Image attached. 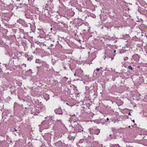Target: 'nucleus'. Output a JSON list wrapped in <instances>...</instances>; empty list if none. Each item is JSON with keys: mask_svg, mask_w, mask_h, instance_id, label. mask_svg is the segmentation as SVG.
I'll use <instances>...</instances> for the list:
<instances>
[{"mask_svg": "<svg viewBox=\"0 0 147 147\" xmlns=\"http://www.w3.org/2000/svg\"><path fill=\"white\" fill-rule=\"evenodd\" d=\"M89 130L90 134H93L97 135H98L100 132V130L98 129H94L92 128H90Z\"/></svg>", "mask_w": 147, "mask_h": 147, "instance_id": "nucleus-1", "label": "nucleus"}, {"mask_svg": "<svg viewBox=\"0 0 147 147\" xmlns=\"http://www.w3.org/2000/svg\"><path fill=\"white\" fill-rule=\"evenodd\" d=\"M54 112L56 114L62 115L63 114L62 110L60 107L55 109Z\"/></svg>", "mask_w": 147, "mask_h": 147, "instance_id": "nucleus-2", "label": "nucleus"}, {"mask_svg": "<svg viewBox=\"0 0 147 147\" xmlns=\"http://www.w3.org/2000/svg\"><path fill=\"white\" fill-rule=\"evenodd\" d=\"M39 108L36 107L34 109H33L31 110V111L32 113V114L34 113V114H37L38 113H39L40 112V110H39Z\"/></svg>", "mask_w": 147, "mask_h": 147, "instance_id": "nucleus-3", "label": "nucleus"}, {"mask_svg": "<svg viewBox=\"0 0 147 147\" xmlns=\"http://www.w3.org/2000/svg\"><path fill=\"white\" fill-rule=\"evenodd\" d=\"M132 58L135 60L136 61H138L139 60L140 57L137 54H134L132 56Z\"/></svg>", "mask_w": 147, "mask_h": 147, "instance_id": "nucleus-4", "label": "nucleus"}, {"mask_svg": "<svg viewBox=\"0 0 147 147\" xmlns=\"http://www.w3.org/2000/svg\"><path fill=\"white\" fill-rule=\"evenodd\" d=\"M78 126L76 128V130L79 132H81L82 131H83V128L81 125L78 124Z\"/></svg>", "mask_w": 147, "mask_h": 147, "instance_id": "nucleus-5", "label": "nucleus"}, {"mask_svg": "<svg viewBox=\"0 0 147 147\" xmlns=\"http://www.w3.org/2000/svg\"><path fill=\"white\" fill-rule=\"evenodd\" d=\"M14 131H12L13 134H14L16 136L20 135V134L19 131H18L15 128H14Z\"/></svg>", "mask_w": 147, "mask_h": 147, "instance_id": "nucleus-6", "label": "nucleus"}, {"mask_svg": "<svg viewBox=\"0 0 147 147\" xmlns=\"http://www.w3.org/2000/svg\"><path fill=\"white\" fill-rule=\"evenodd\" d=\"M42 65L44 67H45L47 68V71H49V70H50V69H49V66L48 64H47V63H43L42 64Z\"/></svg>", "mask_w": 147, "mask_h": 147, "instance_id": "nucleus-7", "label": "nucleus"}, {"mask_svg": "<svg viewBox=\"0 0 147 147\" xmlns=\"http://www.w3.org/2000/svg\"><path fill=\"white\" fill-rule=\"evenodd\" d=\"M49 135L47 133H46L45 134L43 135H42L43 138L45 139H47V137L48 136H49Z\"/></svg>", "mask_w": 147, "mask_h": 147, "instance_id": "nucleus-8", "label": "nucleus"}, {"mask_svg": "<svg viewBox=\"0 0 147 147\" xmlns=\"http://www.w3.org/2000/svg\"><path fill=\"white\" fill-rule=\"evenodd\" d=\"M68 139L69 140H74L75 138V136H72L71 135H69L68 137Z\"/></svg>", "mask_w": 147, "mask_h": 147, "instance_id": "nucleus-9", "label": "nucleus"}, {"mask_svg": "<svg viewBox=\"0 0 147 147\" xmlns=\"http://www.w3.org/2000/svg\"><path fill=\"white\" fill-rule=\"evenodd\" d=\"M109 136L111 138V139H113V138L114 139L116 138V136H115V135H112V134H110L109 135Z\"/></svg>", "mask_w": 147, "mask_h": 147, "instance_id": "nucleus-10", "label": "nucleus"}, {"mask_svg": "<svg viewBox=\"0 0 147 147\" xmlns=\"http://www.w3.org/2000/svg\"><path fill=\"white\" fill-rule=\"evenodd\" d=\"M92 56L93 57V58H94V59L96 57V53L95 52H94L92 53Z\"/></svg>", "mask_w": 147, "mask_h": 147, "instance_id": "nucleus-11", "label": "nucleus"}, {"mask_svg": "<svg viewBox=\"0 0 147 147\" xmlns=\"http://www.w3.org/2000/svg\"><path fill=\"white\" fill-rule=\"evenodd\" d=\"M127 68L129 70L132 71L133 70V68L130 65H128Z\"/></svg>", "mask_w": 147, "mask_h": 147, "instance_id": "nucleus-12", "label": "nucleus"}, {"mask_svg": "<svg viewBox=\"0 0 147 147\" xmlns=\"http://www.w3.org/2000/svg\"><path fill=\"white\" fill-rule=\"evenodd\" d=\"M44 11L47 12V13H45V15L46 16H49V12H48V9L45 10Z\"/></svg>", "mask_w": 147, "mask_h": 147, "instance_id": "nucleus-13", "label": "nucleus"}, {"mask_svg": "<svg viewBox=\"0 0 147 147\" xmlns=\"http://www.w3.org/2000/svg\"><path fill=\"white\" fill-rule=\"evenodd\" d=\"M33 58V57L32 56H30V57H28V60L30 61L31 60H32Z\"/></svg>", "mask_w": 147, "mask_h": 147, "instance_id": "nucleus-14", "label": "nucleus"}, {"mask_svg": "<svg viewBox=\"0 0 147 147\" xmlns=\"http://www.w3.org/2000/svg\"><path fill=\"white\" fill-rule=\"evenodd\" d=\"M56 45V44L53 43V44H51V47L53 49L54 47H55Z\"/></svg>", "mask_w": 147, "mask_h": 147, "instance_id": "nucleus-15", "label": "nucleus"}, {"mask_svg": "<svg viewBox=\"0 0 147 147\" xmlns=\"http://www.w3.org/2000/svg\"><path fill=\"white\" fill-rule=\"evenodd\" d=\"M113 145L114 147H121V146H120L118 144H113Z\"/></svg>", "mask_w": 147, "mask_h": 147, "instance_id": "nucleus-16", "label": "nucleus"}, {"mask_svg": "<svg viewBox=\"0 0 147 147\" xmlns=\"http://www.w3.org/2000/svg\"><path fill=\"white\" fill-rule=\"evenodd\" d=\"M40 61L39 59H36V63H40Z\"/></svg>", "mask_w": 147, "mask_h": 147, "instance_id": "nucleus-17", "label": "nucleus"}, {"mask_svg": "<svg viewBox=\"0 0 147 147\" xmlns=\"http://www.w3.org/2000/svg\"><path fill=\"white\" fill-rule=\"evenodd\" d=\"M96 70H95L94 71V72L93 73L94 75L95 76L97 75V73H96Z\"/></svg>", "mask_w": 147, "mask_h": 147, "instance_id": "nucleus-18", "label": "nucleus"}, {"mask_svg": "<svg viewBox=\"0 0 147 147\" xmlns=\"http://www.w3.org/2000/svg\"><path fill=\"white\" fill-rule=\"evenodd\" d=\"M70 135H71L72 136H74L75 137V134L74 133H71L70 134Z\"/></svg>", "mask_w": 147, "mask_h": 147, "instance_id": "nucleus-19", "label": "nucleus"}, {"mask_svg": "<svg viewBox=\"0 0 147 147\" xmlns=\"http://www.w3.org/2000/svg\"><path fill=\"white\" fill-rule=\"evenodd\" d=\"M62 121V120H57V122H59L61 124V121ZM58 123H59L58 122H57Z\"/></svg>", "mask_w": 147, "mask_h": 147, "instance_id": "nucleus-20", "label": "nucleus"}, {"mask_svg": "<svg viewBox=\"0 0 147 147\" xmlns=\"http://www.w3.org/2000/svg\"><path fill=\"white\" fill-rule=\"evenodd\" d=\"M109 147H114L113 144H110Z\"/></svg>", "mask_w": 147, "mask_h": 147, "instance_id": "nucleus-21", "label": "nucleus"}, {"mask_svg": "<svg viewBox=\"0 0 147 147\" xmlns=\"http://www.w3.org/2000/svg\"><path fill=\"white\" fill-rule=\"evenodd\" d=\"M126 147H133L132 146H131L129 145H126Z\"/></svg>", "mask_w": 147, "mask_h": 147, "instance_id": "nucleus-22", "label": "nucleus"}, {"mask_svg": "<svg viewBox=\"0 0 147 147\" xmlns=\"http://www.w3.org/2000/svg\"><path fill=\"white\" fill-rule=\"evenodd\" d=\"M123 51L122 50H121L120 51V53H122L125 52V51Z\"/></svg>", "mask_w": 147, "mask_h": 147, "instance_id": "nucleus-23", "label": "nucleus"}, {"mask_svg": "<svg viewBox=\"0 0 147 147\" xmlns=\"http://www.w3.org/2000/svg\"><path fill=\"white\" fill-rule=\"evenodd\" d=\"M100 68H97L96 70V71H98L100 70Z\"/></svg>", "mask_w": 147, "mask_h": 147, "instance_id": "nucleus-24", "label": "nucleus"}, {"mask_svg": "<svg viewBox=\"0 0 147 147\" xmlns=\"http://www.w3.org/2000/svg\"><path fill=\"white\" fill-rule=\"evenodd\" d=\"M82 24H78V25H77V26H80Z\"/></svg>", "mask_w": 147, "mask_h": 147, "instance_id": "nucleus-25", "label": "nucleus"}, {"mask_svg": "<svg viewBox=\"0 0 147 147\" xmlns=\"http://www.w3.org/2000/svg\"><path fill=\"white\" fill-rule=\"evenodd\" d=\"M128 115H131V113L130 112H129L128 113Z\"/></svg>", "mask_w": 147, "mask_h": 147, "instance_id": "nucleus-26", "label": "nucleus"}, {"mask_svg": "<svg viewBox=\"0 0 147 147\" xmlns=\"http://www.w3.org/2000/svg\"><path fill=\"white\" fill-rule=\"evenodd\" d=\"M17 56H15L14 57H13V58L14 59H16V58H17Z\"/></svg>", "mask_w": 147, "mask_h": 147, "instance_id": "nucleus-27", "label": "nucleus"}, {"mask_svg": "<svg viewBox=\"0 0 147 147\" xmlns=\"http://www.w3.org/2000/svg\"><path fill=\"white\" fill-rule=\"evenodd\" d=\"M132 121L133 122V123H134L135 122V121L134 120H132Z\"/></svg>", "mask_w": 147, "mask_h": 147, "instance_id": "nucleus-28", "label": "nucleus"}, {"mask_svg": "<svg viewBox=\"0 0 147 147\" xmlns=\"http://www.w3.org/2000/svg\"><path fill=\"white\" fill-rule=\"evenodd\" d=\"M107 121H108L109 120V119L108 118H107Z\"/></svg>", "mask_w": 147, "mask_h": 147, "instance_id": "nucleus-29", "label": "nucleus"}, {"mask_svg": "<svg viewBox=\"0 0 147 147\" xmlns=\"http://www.w3.org/2000/svg\"><path fill=\"white\" fill-rule=\"evenodd\" d=\"M23 65H25V67H26V65L24 64H23Z\"/></svg>", "mask_w": 147, "mask_h": 147, "instance_id": "nucleus-30", "label": "nucleus"}, {"mask_svg": "<svg viewBox=\"0 0 147 147\" xmlns=\"http://www.w3.org/2000/svg\"><path fill=\"white\" fill-rule=\"evenodd\" d=\"M116 51V50H114V53H115Z\"/></svg>", "mask_w": 147, "mask_h": 147, "instance_id": "nucleus-31", "label": "nucleus"}, {"mask_svg": "<svg viewBox=\"0 0 147 147\" xmlns=\"http://www.w3.org/2000/svg\"><path fill=\"white\" fill-rule=\"evenodd\" d=\"M47 117H45V119H47Z\"/></svg>", "mask_w": 147, "mask_h": 147, "instance_id": "nucleus-32", "label": "nucleus"}, {"mask_svg": "<svg viewBox=\"0 0 147 147\" xmlns=\"http://www.w3.org/2000/svg\"><path fill=\"white\" fill-rule=\"evenodd\" d=\"M29 71H32V70H31V69H29Z\"/></svg>", "mask_w": 147, "mask_h": 147, "instance_id": "nucleus-33", "label": "nucleus"}, {"mask_svg": "<svg viewBox=\"0 0 147 147\" xmlns=\"http://www.w3.org/2000/svg\"><path fill=\"white\" fill-rule=\"evenodd\" d=\"M45 121V120H44V121H43V123H44Z\"/></svg>", "mask_w": 147, "mask_h": 147, "instance_id": "nucleus-34", "label": "nucleus"}, {"mask_svg": "<svg viewBox=\"0 0 147 147\" xmlns=\"http://www.w3.org/2000/svg\"><path fill=\"white\" fill-rule=\"evenodd\" d=\"M74 75L75 76H76V74H74Z\"/></svg>", "mask_w": 147, "mask_h": 147, "instance_id": "nucleus-35", "label": "nucleus"}, {"mask_svg": "<svg viewBox=\"0 0 147 147\" xmlns=\"http://www.w3.org/2000/svg\"><path fill=\"white\" fill-rule=\"evenodd\" d=\"M113 129V128H112V130H113V129Z\"/></svg>", "mask_w": 147, "mask_h": 147, "instance_id": "nucleus-36", "label": "nucleus"}, {"mask_svg": "<svg viewBox=\"0 0 147 147\" xmlns=\"http://www.w3.org/2000/svg\"><path fill=\"white\" fill-rule=\"evenodd\" d=\"M37 68L38 69V66H37Z\"/></svg>", "mask_w": 147, "mask_h": 147, "instance_id": "nucleus-37", "label": "nucleus"}, {"mask_svg": "<svg viewBox=\"0 0 147 147\" xmlns=\"http://www.w3.org/2000/svg\"><path fill=\"white\" fill-rule=\"evenodd\" d=\"M85 77H88V76H85Z\"/></svg>", "mask_w": 147, "mask_h": 147, "instance_id": "nucleus-38", "label": "nucleus"}, {"mask_svg": "<svg viewBox=\"0 0 147 147\" xmlns=\"http://www.w3.org/2000/svg\"><path fill=\"white\" fill-rule=\"evenodd\" d=\"M52 28H51V30H52Z\"/></svg>", "mask_w": 147, "mask_h": 147, "instance_id": "nucleus-39", "label": "nucleus"}, {"mask_svg": "<svg viewBox=\"0 0 147 147\" xmlns=\"http://www.w3.org/2000/svg\"><path fill=\"white\" fill-rule=\"evenodd\" d=\"M100 68H102V67H100Z\"/></svg>", "mask_w": 147, "mask_h": 147, "instance_id": "nucleus-40", "label": "nucleus"}, {"mask_svg": "<svg viewBox=\"0 0 147 147\" xmlns=\"http://www.w3.org/2000/svg\"><path fill=\"white\" fill-rule=\"evenodd\" d=\"M128 127L129 128L130 127V126H129Z\"/></svg>", "mask_w": 147, "mask_h": 147, "instance_id": "nucleus-41", "label": "nucleus"}, {"mask_svg": "<svg viewBox=\"0 0 147 147\" xmlns=\"http://www.w3.org/2000/svg\"><path fill=\"white\" fill-rule=\"evenodd\" d=\"M127 58H126V59H127Z\"/></svg>", "mask_w": 147, "mask_h": 147, "instance_id": "nucleus-42", "label": "nucleus"}, {"mask_svg": "<svg viewBox=\"0 0 147 147\" xmlns=\"http://www.w3.org/2000/svg\"><path fill=\"white\" fill-rule=\"evenodd\" d=\"M127 58H126V59H127Z\"/></svg>", "mask_w": 147, "mask_h": 147, "instance_id": "nucleus-43", "label": "nucleus"}, {"mask_svg": "<svg viewBox=\"0 0 147 147\" xmlns=\"http://www.w3.org/2000/svg\"><path fill=\"white\" fill-rule=\"evenodd\" d=\"M1 144H0V145H1ZM0 145V146H1V145Z\"/></svg>", "mask_w": 147, "mask_h": 147, "instance_id": "nucleus-44", "label": "nucleus"}, {"mask_svg": "<svg viewBox=\"0 0 147 147\" xmlns=\"http://www.w3.org/2000/svg\"><path fill=\"white\" fill-rule=\"evenodd\" d=\"M146 116H147V115Z\"/></svg>", "mask_w": 147, "mask_h": 147, "instance_id": "nucleus-45", "label": "nucleus"}]
</instances>
